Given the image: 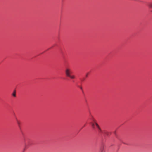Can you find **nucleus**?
Segmentation results:
<instances>
[{
    "instance_id": "39448f33",
    "label": "nucleus",
    "mask_w": 152,
    "mask_h": 152,
    "mask_svg": "<svg viewBox=\"0 0 152 152\" xmlns=\"http://www.w3.org/2000/svg\"><path fill=\"white\" fill-rule=\"evenodd\" d=\"M12 95L14 97H15L16 96V91H15V90L14 91L13 93L12 94Z\"/></svg>"
},
{
    "instance_id": "423d86ee",
    "label": "nucleus",
    "mask_w": 152,
    "mask_h": 152,
    "mask_svg": "<svg viewBox=\"0 0 152 152\" xmlns=\"http://www.w3.org/2000/svg\"><path fill=\"white\" fill-rule=\"evenodd\" d=\"M95 125H96V126L97 128L98 129H100V127L99 126L98 124L96 122H95Z\"/></svg>"
},
{
    "instance_id": "1a4fd4ad",
    "label": "nucleus",
    "mask_w": 152,
    "mask_h": 152,
    "mask_svg": "<svg viewBox=\"0 0 152 152\" xmlns=\"http://www.w3.org/2000/svg\"><path fill=\"white\" fill-rule=\"evenodd\" d=\"M99 129V132H102V130L100 128V129Z\"/></svg>"
},
{
    "instance_id": "9d476101",
    "label": "nucleus",
    "mask_w": 152,
    "mask_h": 152,
    "mask_svg": "<svg viewBox=\"0 0 152 152\" xmlns=\"http://www.w3.org/2000/svg\"><path fill=\"white\" fill-rule=\"evenodd\" d=\"M88 74H87V75H86V77H87L88 76Z\"/></svg>"
},
{
    "instance_id": "f03ea898",
    "label": "nucleus",
    "mask_w": 152,
    "mask_h": 152,
    "mask_svg": "<svg viewBox=\"0 0 152 152\" xmlns=\"http://www.w3.org/2000/svg\"><path fill=\"white\" fill-rule=\"evenodd\" d=\"M91 124L92 128L94 129L95 128V123L94 124V123L91 122Z\"/></svg>"
},
{
    "instance_id": "f257e3e1",
    "label": "nucleus",
    "mask_w": 152,
    "mask_h": 152,
    "mask_svg": "<svg viewBox=\"0 0 152 152\" xmlns=\"http://www.w3.org/2000/svg\"><path fill=\"white\" fill-rule=\"evenodd\" d=\"M72 72L70 68L69 67L66 68L65 69V73L66 76L71 79H74L75 78V76L74 75H71Z\"/></svg>"
},
{
    "instance_id": "6e6552de",
    "label": "nucleus",
    "mask_w": 152,
    "mask_h": 152,
    "mask_svg": "<svg viewBox=\"0 0 152 152\" xmlns=\"http://www.w3.org/2000/svg\"><path fill=\"white\" fill-rule=\"evenodd\" d=\"M17 123L18 125H19L20 124L19 122L18 121H17Z\"/></svg>"
},
{
    "instance_id": "7ed1b4c3",
    "label": "nucleus",
    "mask_w": 152,
    "mask_h": 152,
    "mask_svg": "<svg viewBox=\"0 0 152 152\" xmlns=\"http://www.w3.org/2000/svg\"><path fill=\"white\" fill-rule=\"evenodd\" d=\"M148 7L150 8H152V2L149 3L148 5Z\"/></svg>"
},
{
    "instance_id": "20e7f679",
    "label": "nucleus",
    "mask_w": 152,
    "mask_h": 152,
    "mask_svg": "<svg viewBox=\"0 0 152 152\" xmlns=\"http://www.w3.org/2000/svg\"><path fill=\"white\" fill-rule=\"evenodd\" d=\"M104 146H103L102 147H101V148H100V151H101V152H105L104 151Z\"/></svg>"
},
{
    "instance_id": "0eeeda50",
    "label": "nucleus",
    "mask_w": 152,
    "mask_h": 152,
    "mask_svg": "<svg viewBox=\"0 0 152 152\" xmlns=\"http://www.w3.org/2000/svg\"><path fill=\"white\" fill-rule=\"evenodd\" d=\"M90 119L91 120L93 121L94 122V123H95V122H96L95 119L93 118V117L92 116L91 118H90Z\"/></svg>"
}]
</instances>
